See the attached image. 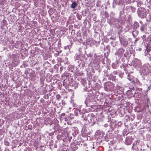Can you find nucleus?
Returning <instances> with one entry per match:
<instances>
[{
  "label": "nucleus",
  "mask_w": 151,
  "mask_h": 151,
  "mask_svg": "<svg viewBox=\"0 0 151 151\" xmlns=\"http://www.w3.org/2000/svg\"><path fill=\"white\" fill-rule=\"evenodd\" d=\"M122 44L124 47H126L128 44V42L127 41L124 40V43L122 42Z\"/></svg>",
  "instance_id": "obj_5"
},
{
  "label": "nucleus",
  "mask_w": 151,
  "mask_h": 151,
  "mask_svg": "<svg viewBox=\"0 0 151 151\" xmlns=\"http://www.w3.org/2000/svg\"><path fill=\"white\" fill-rule=\"evenodd\" d=\"M150 59L151 60V56L150 58Z\"/></svg>",
  "instance_id": "obj_12"
},
{
  "label": "nucleus",
  "mask_w": 151,
  "mask_h": 151,
  "mask_svg": "<svg viewBox=\"0 0 151 151\" xmlns=\"http://www.w3.org/2000/svg\"><path fill=\"white\" fill-rule=\"evenodd\" d=\"M85 103L86 104H87V102H86V101H85Z\"/></svg>",
  "instance_id": "obj_11"
},
{
  "label": "nucleus",
  "mask_w": 151,
  "mask_h": 151,
  "mask_svg": "<svg viewBox=\"0 0 151 151\" xmlns=\"http://www.w3.org/2000/svg\"><path fill=\"white\" fill-rule=\"evenodd\" d=\"M128 79H129V80H131V79H130L129 78V76H128Z\"/></svg>",
  "instance_id": "obj_10"
},
{
  "label": "nucleus",
  "mask_w": 151,
  "mask_h": 151,
  "mask_svg": "<svg viewBox=\"0 0 151 151\" xmlns=\"http://www.w3.org/2000/svg\"><path fill=\"white\" fill-rule=\"evenodd\" d=\"M106 84L105 85V89L106 91H108V90H109L110 89V88H107L106 87Z\"/></svg>",
  "instance_id": "obj_7"
},
{
  "label": "nucleus",
  "mask_w": 151,
  "mask_h": 151,
  "mask_svg": "<svg viewBox=\"0 0 151 151\" xmlns=\"http://www.w3.org/2000/svg\"><path fill=\"white\" fill-rule=\"evenodd\" d=\"M75 114H76V115L78 114V112H80V110L79 109H76L75 110Z\"/></svg>",
  "instance_id": "obj_6"
},
{
  "label": "nucleus",
  "mask_w": 151,
  "mask_h": 151,
  "mask_svg": "<svg viewBox=\"0 0 151 151\" xmlns=\"http://www.w3.org/2000/svg\"><path fill=\"white\" fill-rule=\"evenodd\" d=\"M60 95H57L56 96V97L58 99H59L60 98Z\"/></svg>",
  "instance_id": "obj_8"
},
{
  "label": "nucleus",
  "mask_w": 151,
  "mask_h": 151,
  "mask_svg": "<svg viewBox=\"0 0 151 151\" xmlns=\"http://www.w3.org/2000/svg\"><path fill=\"white\" fill-rule=\"evenodd\" d=\"M149 90H150V88H149V86L147 88V91H148Z\"/></svg>",
  "instance_id": "obj_9"
},
{
  "label": "nucleus",
  "mask_w": 151,
  "mask_h": 151,
  "mask_svg": "<svg viewBox=\"0 0 151 151\" xmlns=\"http://www.w3.org/2000/svg\"><path fill=\"white\" fill-rule=\"evenodd\" d=\"M77 5V4L76 3L74 2L71 5V7L73 8H75L76 7Z\"/></svg>",
  "instance_id": "obj_4"
},
{
  "label": "nucleus",
  "mask_w": 151,
  "mask_h": 151,
  "mask_svg": "<svg viewBox=\"0 0 151 151\" xmlns=\"http://www.w3.org/2000/svg\"><path fill=\"white\" fill-rule=\"evenodd\" d=\"M138 15L141 18H144L146 17V14L144 12H140L139 11Z\"/></svg>",
  "instance_id": "obj_3"
},
{
  "label": "nucleus",
  "mask_w": 151,
  "mask_h": 151,
  "mask_svg": "<svg viewBox=\"0 0 151 151\" xmlns=\"http://www.w3.org/2000/svg\"><path fill=\"white\" fill-rule=\"evenodd\" d=\"M141 64V62L140 60L135 59L134 61L133 65L134 66L137 67L139 66Z\"/></svg>",
  "instance_id": "obj_2"
},
{
  "label": "nucleus",
  "mask_w": 151,
  "mask_h": 151,
  "mask_svg": "<svg viewBox=\"0 0 151 151\" xmlns=\"http://www.w3.org/2000/svg\"><path fill=\"white\" fill-rule=\"evenodd\" d=\"M124 50L122 48H119L115 53V54L116 55H118L119 56L121 57L123 55L124 53Z\"/></svg>",
  "instance_id": "obj_1"
}]
</instances>
